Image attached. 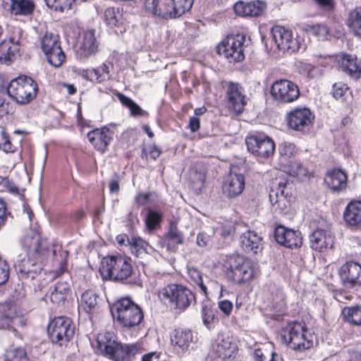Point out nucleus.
Returning <instances> with one entry per match:
<instances>
[{
	"mask_svg": "<svg viewBox=\"0 0 361 361\" xmlns=\"http://www.w3.org/2000/svg\"><path fill=\"white\" fill-rule=\"evenodd\" d=\"M99 271L104 279L141 286L139 277L133 270L131 259L128 257L118 255L104 257Z\"/></svg>",
	"mask_w": 361,
	"mask_h": 361,
	"instance_id": "f257e3e1",
	"label": "nucleus"
},
{
	"mask_svg": "<svg viewBox=\"0 0 361 361\" xmlns=\"http://www.w3.org/2000/svg\"><path fill=\"white\" fill-rule=\"evenodd\" d=\"M222 270L228 281L240 286L249 283L255 274L252 262L239 255L228 257Z\"/></svg>",
	"mask_w": 361,
	"mask_h": 361,
	"instance_id": "f03ea898",
	"label": "nucleus"
},
{
	"mask_svg": "<svg viewBox=\"0 0 361 361\" xmlns=\"http://www.w3.org/2000/svg\"><path fill=\"white\" fill-rule=\"evenodd\" d=\"M160 299L167 301L176 314L186 311L196 303V296L190 288L177 283H170L162 288L159 293Z\"/></svg>",
	"mask_w": 361,
	"mask_h": 361,
	"instance_id": "7ed1b4c3",
	"label": "nucleus"
},
{
	"mask_svg": "<svg viewBox=\"0 0 361 361\" xmlns=\"http://www.w3.org/2000/svg\"><path fill=\"white\" fill-rule=\"evenodd\" d=\"M193 0H145L147 11L164 19L176 18L192 8Z\"/></svg>",
	"mask_w": 361,
	"mask_h": 361,
	"instance_id": "20e7f679",
	"label": "nucleus"
},
{
	"mask_svg": "<svg viewBox=\"0 0 361 361\" xmlns=\"http://www.w3.org/2000/svg\"><path fill=\"white\" fill-rule=\"evenodd\" d=\"M114 319L124 327L133 328L144 318L142 309L129 298H121L111 308Z\"/></svg>",
	"mask_w": 361,
	"mask_h": 361,
	"instance_id": "39448f33",
	"label": "nucleus"
},
{
	"mask_svg": "<svg viewBox=\"0 0 361 361\" xmlns=\"http://www.w3.org/2000/svg\"><path fill=\"white\" fill-rule=\"evenodd\" d=\"M8 95L19 104H27L36 97L38 87L30 77L20 75L13 79L7 87Z\"/></svg>",
	"mask_w": 361,
	"mask_h": 361,
	"instance_id": "423d86ee",
	"label": "nucleus"
},
{
	"mask_svg": "<svg viewBox=\"0 0 361 361\" xmlns=\"http://www.w3.org/2000/svg\"><path fill=\"white\" fill-rule=\"evenodd\" d=\"M48 250H42V245L38 244L35 252H29L27 256L19 259L15 263V269L21 279H35L42 270V260Z\"/></svg>",
	"mask_w": 361,
	"mask_h": 361,
	"instance_id": "0eeeda50",
	"label": "nucleus"
},
{
	"mask_svg": "<svg viewBox=\"0 0 361 361\" xmlns=\"http://www.w3.org/2000/svg\"><path fill=\"white\" fill-rule=\"evenodd\" d=\"M72 320L64 316L56 317L49 322L47 333L51 342L59 346H66L74 335Z\"/></svg>",
	"mask_w": 361,
	"mask_h": 361,
	"instance_id": "6e6552de",
	"label": "nucleus"
},
{
	"mask_svg": "<svg viewBox=\"0 0 361 361\" xmlns=\"http://www.w3.org/2000/svg\"><path fill=\"white\" fill-rule=\"evenodd\" d=\"M305 332V327L301 324L290 323L283 329L281 338L291 349L302 351L312 345V342L307 338Z\"/></svg>",
	"mask_w": 361,
	"mask_h": 361,
	"instance_id": "1a4fd4ad",
	"label": "nucleus"
},
{
	"mask_svg": "<svg viewBox=\"0 0 361 361\" xmlns=\"http://www.w3.org/2000/svg\"><path fill=\"white\" fill-rule=\"evenodd\" d=\"M245 35L237 34L228 35L217 47V52L231 62L242 61L244 58Z\"/></svg>",
	"mask_w": 361,
	"mask_h": 361,
	"instance_id": "9d476101",
	"label": "nucleus"
},
{
	"mask_svg": "<svg viewBox=\"0 0 361 361\" xmlns=\"http://www.w3.org/2000/svg\"><path fill=\"white\" fill-rule=\"evenodd\" d=\"M41 47L51 66L58 68L63 64L66 55L61 47L58 35L46 32L41 39Z\"/></svg>",
	"mask_w": 361,
	"mask_h": 361,
	"instance_id": "9b49d317",
	"label": "nucleus"
},
{
	"mask_svg": "<svg viewBox=\"0 0 361 361\" xmlns=\"http://www.w3.org/2000/svg\"><path fill=\"white\" fill-rule=\"evenodd\" d=\"M245 144L249 152L258 158H268L275 150L274 140L264 133H255L245 138Z\"/></svg>",
	"mask_w": 361,
	"mask_h": 361,
	"instance_id": "f8f14e48",
	"label": "nucleus"
},
{
	"mask_svg": "<svg viewBox=\"0 0 361 361\" xmlns=\"http://www.w3.org/2000/svg\"><path fill=\"white\" fill-rule=\"evenodd\" d=\"M273 99L281 104H288L295 101L300 96L298 86L293 82L283 79L275 81L270 91Z\"/></svg>",
	"mask_w": 361,
	"mask_h": 361,
	"instance_id": "ddd939ff",
	"label": "nucleus"
},
{
	"mask_svg": "<svg viewBox=\"0 0 361 361\" xmlns=\"http://www.w3.org/2000/svg\"><path fill=\"white\" fill-rule=\"evenodd\" d=\"M314 116L308 108H296L287 114L288 126L293 130L302 133L310 130Z\"/></svg>",
	"mask_w": 361,
	"mask_h": 361,
	"instance_id": "4468645a",
	"label": "nucleus"
},
{
	"mask_svg": "<svg viewBox=\"0 0 361 361\" xmlns=\"http://www.w3.org/2000/svg\"><path fill=\"white\" fill-rule=\"evenodd\" d=\"M99 42L95 37V31L83 32L75 45V55L78 60L85 61L98 51Z\"/></svg>",
	"mask_w": 361,
	"mask_h": 361,
	"instance_id": "2eb2a0df",
	"label": "nucleus"
},
{
	"mask_svg": "<svg viewBox=\"0 0 361 361\" xmlns=\"http://www.w3.org/2000/svg\"><path fill=\"white\" fill-rule=\"evenodd\" d=\"M225 98L228 109L237 114H241L246 105L244 88L238 82H226Z\"/></svg>",
	"mask_w": 361,
	"mask_h": 361,
	"instance_id": "dca6fc26",
	"label": "nucleus"
},
{
	"mask_svg": "<svg viewBox=\"0 0 361 361\" xmlns=\"http://www.w3.org/2000/svg\"><path fill=\"white\" fill-rule=\"evenodd\" d=\"M287 180H281L273 183L269 192V200L275 209L283 212L290 206L291 195L288 188Z\"/></svg>",
	"mask_w": 361,
	"mask_h": 361,
	"instance_id": "f3484780",
	"label": "nucleus"
},
{
	"mask_svg": "<svg viewBox=\"0 0 361 361\" xmlns=\"http://www.w3.org/2000/svg\"><path fill=\"white\" fill-rule=\"evenodd\" d=\"M273 40L279 50L295 52L299 49V44L293 38L291 30L280 25L272 27L271 30Z\"/></svg>",
	"mask_w": 361,
	"mask_h": 361,
	"instance_id": "a211bd4d",
	"label": "nucleus"
},
{
	"mask_svg": "<svg viewBox=\"0 0 361 361\" xmlns=\"http://www.w3.org/2000/svg\"><path fill=\"white\" fill-rule=\"evenodd\" d=\"M342 284L347 288L361 286V265L355 262H346L338 271Z\"/></svg>",
	"mask_w": 361,
	"mask_h": 361,
	"instance_id": "6ab92c4d",
	"label": "nucleus"
},
{
	"mask_svg": "<svg viewBox=\"0 0 361 361\" xmlns=\"http://www.w3.org/2000/svg\"><path fill=\"white\" fill-rule=\"evenodd\" d=\"M195 337L192 331L188 329H176L171 335V343L176 353L181 357L189 350L195 342Z\"/></svg>",
	"mask_w": 361,
	"mask_h": 361,
	"instance_id": "aec40b11",
	"label": "nucleus"
},
{
	"mask_svg": "<svg viewBox=\"0 0 361 361\" xmlns=\"http://www.w3.org/2000/svg\"><path fill=\"white\" fill-rule=\"evenodd\" d=\"M274 238L281 245L293 249L300 247L302 244V238L299 231L278 226L274 230Z\"/></svg>",
	"mask_w": 361,
	"mask_h": 361,
	"instance_id": "412c9836",
	"label": "nucleus"
},
{
	"mask_svg": "<svg viewBox=\"0 0 361 361\" xmlns=\"http://www.w3.org/2000/svg\"><path fill=\"white\" fill-rule=\"evenodd\" d=\"M144 350L142 344L140 342L123 343L120 341L110 360L113 361H133L135 356L141 354Z\"/></svg>",
	"mask_w": 361,
	"mask_h": 361,
	"instance_id": "4be33fe9",
	"label": "nucleus"
},
{
	"mask_svg": "<svg viewBox=\"0 0 361 361\" xmlns=\"http://www.w3.org/2000/svg\"><path fill=\"white\" fill-rule=\"evenodd\" d=\"M245 177L242 173H230L222 185L224 195L228 198H235L243 192Z\"/></svg>",
	"mask_w": 361,
	"mask_h": 361,
	"instance_id": "5701e85b",
	"label": "nucleus"
},
{
	"mask_svg": "<svg viewBox=\"0 0 361 361\" xmlns=\"http://www.w3.org/2000/svg\"><path fill=\"white\" fill-rule=\"evenodd\" d=\"M346 226L351 231H361V201L350 202L343 214Z\"/></svg>",
	"mask_w": 361,
	"mask_h": 361,
	"instance_id": "b1692460",
	"label": "nucleus"
},
{
	"mask_svg": "<svg viewBox=\"0 0 361 361\" xmlns=\"http://www.w3.org/2000/svg\"><path fill=\"white\" fill-rule=\"evenodd\" d=\"M310 243L313 250L323 252L332 248L334 237L329 230L317 228L310 235Z\"/></svg>",
	"mask_w": 361,
	"mask_h": 361,
	"instance_id": "393cba45",
	"label": "nucleus"
},
{
	"mask_svg": "<svg viewBox=\"0 0 361 361\" xmlns=\"http://www.w3.org/2000/svg\"><path fill=\"white\" fill-rule=\"evenodd\" d=\"M113 134L109 128L104 126L89 132L87 133V138L95 149L101 152H104L113 139Z\"/></svg>",
	"mask_w": 361,
	"mask_h": 361,
	"instance_id": "a878e982",
	"label": "nucleus"
},
{
	"mask_svg": "<svg viewBox=\"0 0 361 361\" xmlns=\"http://www.w3.org/2000/svg\"><path fill=\"white\" fill-rule=\"evenodd\" d=\"M119 342L114 332L106 331L97 335V348L103 356L111 359Z\"/></svg>",
	"mask_w": 361,
	"mask_h": 361,
	"instance_id": "bb28decb",
	"label": "nucleus"
},
{
	"mask_svg": "<svg viewBox=\"0 0 361 361\" xmlns=\"http://www.w3.org/2000/svg\"><path fill=\"white\" fill-rule=\"evenodd\" d=\"M265 8L266 4L261 1H239L234 5L235 13L240 16L257 17L262 14Z\"/></svg>",
	"mask_w": 361,
	"mask_h": 361,
	"instance_id": "cd10ccee",
	"label": "nucleus"
},
{
	"mask_svg": "<svg viewBox=\"0 0 361 361\" xmlns=\"http://www.w3.org/2000/svg\"><path fill=\"white\" fill-rule=\"evenodd\" d=\"M324 183L334 192L343 191L347 186V175L341 169H334L326 174Z\"/></svg>",
	"mask_w": 361,
	"mask_h": 361,
	"instance_id": "c85d7f7f",
	"label": "nucleus"
},
{
	"mask_svg": "<svg viewBox=\"0 0 361 361\" xmlns=\"http://www.w3.org/2000/svg\"><path fill=\"white\" fill-rule=\"evenodd\" d=\"M102 299L92 290H87L82 293L80 297V307L89 314H94L99 312Z\"/></svg>",
	"mask_w": 361,
	"mask_h": 361,
	"instance_id": "c756f323",
	"label": "nucleus"
},
{
	"mask_svg": "<svg viewBox=\"0 0 361 361\" xmlns=\"http://www.w3.org/2000/svg\"><path fill=\"white\" fill-rule=\"evenodd\" d=\"M262 238L255 231H247L240 235V245L246 252L257 254L262 250Z\"/></svg>",
	"mask_w": 361,
	"mask_h": 361,
	"instance_id": "7c9ffc66",
	"label": "nucleus"
},
{
	"mask_svg": "<svg viewBox=\"0 0 361 361\" xmlns=\"http://www.w3.org/2000/svg\"><path fill=\"white\" fill-rule=\"evenodd\" d=\"M238 347L229 337L218 338L213 345V351L216 355L223 360L230 358L237 350Z\"/></svg>",
	"mask_w": 361,
	"mask_h": 361,
	"instance_id": "2f4dec72",
	"label": "nucleus"
},
{
	"mask_svg": "<svg viewBox=\"0 0 361 361\" xmlns=\"http://www.w3.org/2000/svg\"><path fill=\"white\" fill-rule=\"evenodd\" d=\"M104 20L111 27H122L126 22L123 7H109L104 13Z\"/></svg>",
	"mask_w": 361,
	"mask_h": 361,
	"instance_id": "473e14b6",
	"label": "nucleus"
},
{
	"mask_svg": "<svg viewBox=\"0 0 361 361\" xmlns=\"http://www.w3.org/2000/svg\"><path fill=\"white\" fill-rule=\"evenodd\" d=\"M342 71L354 79H357L361 75V68L357 64V58L351 55L343 54L338 59Z\"/></svg>",
	"mask_w": 361,
	"mask_h": 361,
	"instance_id": "72a5a7b5",
	"label": "nucleus"
},
{
	"mask_svg": "<svg viewBox=\"0 0 361 361\" xmlns=\"http://www.w3.org/2000/svg\"><path fill=\"white\" fill-rule=\"evenodd\" d=\"M269 291L268 300L271 307L276 312L283 311L286 306V295L283 289L273 284L269 286Z\"/></svg>",
	"mask_w": 361,
	"mask_h": 361,
	"instance_id": "f704fd0d",
	"label": "nucleus"
},
{
	"mask_svg": "<svg viewBox=\"0 0 361 361\" xmlns=\"http://www.w3.org/2000/svg\"><path fill=\"white\" fill-rule=\"evenodd\" d=\"M216 310L214 308L211 301L204 300L201 305V316L203 324L208 329L214 328V324L218 322L216 317Z\"/></svg>",
	"mask_w": 361,
	"mask_h": 361,
	"instance_id": "c9c22d12",
	"label": "nucleus"
},
{
	"mask_svg": "<svg viewBox=\"0 0 361 361\" xmlns=\"http://www.w3.org/2000/svg\"><path fill=\"white\" fill-rule=\"evenodd\" d=\"M70 290V284L63 279L59 280L51 290L50 300L53 303L64 302Z\"/></svg>",
	"mask_w": 361,
	"mask_h": 361,
	"instance_id": "e433bc0d",
	"label": "nucleus"
},
{
	"mask_svg": "<svg viewBox=\"0 0 361 361\" xmlns=\"http://www.w3.org/2000/svg\"><path fill=\"white\" fill-rule=\"evenodd\" d=\"M16 319L13 306L9 304H0V329H9Z\"/></svg>",
	"mask_w": 361,
	"mask_h": 361,
	"instance_id": "4c0bfd02",
	"label": "nucleus"
},
{
	"mask_svg": "<svg viewBox=\"0 0 361 361\" xmlns=\"http://www.w3.org/2000/svg\"><path fill=\"white\" fill-rule=\"evenodd\" d=\"M34 3L30 0H11V11L15 16H28L32 13Z\"/></svg>",
	"mask_w": 361,
	"mask_h": 361,
	"instance_id": "58836bf2",
	"label": "nucleus"
},
{
	"mask_svg": "<svg viewBox=\"0 0 361 361\" xmlns=\"http://www.w3.org/2000/svg\"><path fill=\"white\" fill-rule=\"evenodd\" d=\"M187 272L190 283H192L193 285L198 286L201 290V292L203 293V295L206 298H207L209 295V293L207 290V286L203 282V274L202 273V271L195 267L188 266Z\"/></svg>",
	"mask_w": 361,
	"mask_h": 361,
	"instance_id": "ea45409f",
	"label": "nucleus"
},
{
	"mask_svg": "<svg viewBox=\"0 0 361 361\" xmlns=\"http://www.w3.org/2000/svg\"><path fill=\"white\" fill-rule=\"evenodd\" d=\"M163 213L161 211L155 210L152 208H147L145 218L146 228L149 231L156 230L160 226L163 220Z\"/></svg>",
	"mask_w": 361,
	"mask_h": 361,
	"instance_id": "a19ab883",
	"label": "nucleus"
},
{
	"mask_svg": "<svg viewBox=\"0 0 361 361\" xmlns=\"http://www.w3.org/2000/svg\"><path fill=\"white\" fill-rule=\"evenodd\" d=\"M342 316L345 322L354 326H361V305L344 307Z\"/></svg>",
	"mask_w": 361,
	"mask_h": 361,
	"instance_id": "79ce46f5",
	"label": "nucleus"
},
{
	"mask_svg": "<svg viewBox=\"0 0 361 361\" xmlns=\"http://www.w3.org/2000/svg\"><path fill=\"white\" fill-rule=\"evenodd\" d=\"M118 98L122 105L129 109L131 116L136 117L147 116L148 114L142 109L141 107L130 97L121 93H118Z\"/></svg>",
	"mask_w": 361,
	"mask_h": 361,
	"instance_id": "37998d69",
	"label": "nucleus"
},
{
	"mask_svg": "<svg viewBox=\"0 0 361 361\" xmlns=\"http://www.w3.org/2000/svg\"><path fill=\"white\" fill-rule=\"evenodd\" d=\"M14 45L11 41H3L0 43V63L9 64L15 58Z\"/></svg>",
	"mask_w": 361,
	"mask_h": 361,
	"instance_id": "c03bdc74",
	"label": "nucleus"
},
{
	"mask_svg": "<svg viewBox=\"0 0 361 361\" xmlns=\"http://www.w3.org/2000/svg\"><path fill=\"white\" fill-rule=\"evenodd\" d=\"M348 25L356 35L361 36V6L349 13Z\"/></svg>",
	"mask_w": 361,
	"mask_h": 361,
	"instance_id": "a18cd8bd",
	"label": "nucleus"
},
{
	"mask_svg": "<svg viewBox=\"0 0 361 361\" xmlns=\"http://www.w3.org/2000/svg\"><path fill=\"white\" fill-rule=\"evenodd\" d=\"M305 30L319 40L329 39L331 36L329 27L324 24L306 25Z\"/></svg>",
	"mask_w": 361,
	"mask_h": 361,
	"instance_id": "49530a36",
	"label": "nucleus"
},
{
	"mask_svg": "<svg viewBox=\"0 0 361 361\" xmlns=\"http://www.w3.org/2000/svg\"><path fill=\"white\" fill-rule=\"evenodd\" d=\"M129 245L131 253L137 257L142 254L146 253L149 246L147 242L140 237H132Z\"/></svg>",
	"mask_w": 361,
	"mask_h": 361,
	"instance_id": "de8ad7c7",
	"label": "nucleus"
},
{
	"mask_svg": "<svg viewBox=\"0 0 361 361\" xmlns=\"http://www.w3.org/2000/svg\"><path fill=\"white\" fill-rule=\"evenodd\" d=\"M167 245L176 246L183 243L182 233L178 229L176 225H171L169 232L166 234Z\"/></svg>",
	"mask_w": 361,
	"mask_h": 361,
	"instance_id": "09e8293b",
	"label": "nucleus"
},
{
	"mask_svg": "<svg viewBox=\"0 0 361 361\" xmlns=\"http://www.w3.org/2000/svg\"><path fill=\"white\" fill-rule=\"evenodd\" d=\"M4 361H29L26 351L22 348L7 350L4 355Z\"/></svg>",
	"mask_w": 361,
	"mask_h": 361,
	"instance_id": "8fccbe9b",
	"label": "nucleus"
},
{
	"mask_svg": "<svg viewBox=\"0 0 361 361\" xmlns=\"http://www.w3.org/2000/svg\"><path fill=\"white\" fill-rule=\"evenodd\" d=\"M75 0H51L46 4L55 11L63 12L71 8Z\"/></svg>",
	"mask_w": 361,
	"mask_h": 361,
	"instance_id": "3c124183",
	"label": "nucleus"
},
{
	"mask_svg": "<svg viewBox=\"0 0 361 361\" xmlns=\"http://www.w3.org/2000/svg\"><path fill=\"white\" fill-rule=\"evenodd\" d=\"M289 174L299 179H303L308 177L309 172L300 163L295 161L290 164Z\"/></svg>",
	"mask_w": 361,
	"mask_h": 361,
	"instance_id": "603ef678",
	"label": "nucleus"
},
{
	"mask_svg": "<svg viewBox=\"0 0 361 361\" xmlns=\"http://www.w3.org/2000/svg\"><path fill=\"white\" fill-rule=\"evenodd\" d=\"M1 135L2 142L0 143V149L6 153H13L16 152V147L11 143L9 135L6 133V131L2 130Z\"/></svg>",
	"mask_w": 361,
	"mask_h": 361,
	"instance_id": "864d4df0",
	"label": "nucleus"
},
{
	"mask_svg": "<svg viewBox=\"0 0 361 361\" xmlns=\"http://www.w3.org/2000/svg\"><path fill=\"white\" fill-rule=\"evenodd\" d=\"M279 151L281 157L288 159L295 153V146L292 143L284 142L279 146Z\"/></svg>",
	"mask_w": 361,
	"mask_h": 361,
	"instance_id": "5fc2aeb1",
	"label": "nucleus"
},
{
	"mask_svg": "<svg viewBox=\"0 0 361 361\" xmlns=\"http://www.w3.org/2000/svg\"><path fill=\"white\" fill-rule=\"evenodd\" d=\"M10 276V266L0 257V286L5 284Z\"/></svg>",
	"mask_w": 361,
	"mask_h": 361,
	"instance_id": "6e6d98bb",
	"label": "nucleus"
},
{
	"mask_svg": "<svg viewBox=\"0 0 361 361\" xmlns=\"http://www.w3.org/2000/svg\"><path fill=\"white\" fill-rule=\"evenodd\" d=\"M94 71L96 74V82L100 83L106 79L109 78V66L105 63H103L97 68H94Z\"/></svg>",
	"mask_w": 361,
	"mask_h": 361,
	"instance_id": "4d7b16f0",
	"label": "nucleus"
},
{
	"mask_svg": "<svg viewBox=\"0 0 361 361\" xmlns=\"http://www.w3.org/2000/svg\"><path fill=\"white\" fill-rule=\"evenodd\" d=\"M348 90V86L341 82H336L332 86V95L336 99L341 98Z\"/></svg>",
	"mask_w": 361,
	"mask_h": 361,
	"instance_id": "13d9d810",
	"label": "nucleus"
},
{
	"mask_svg": "<svg viewBox=\"0 0 361 361\" xmlns=\"http://www.w3.org/2000/svg\"><path fill=\"white\" fill-rule=\"evenodd\" d=\"M155 192H140L135 197V202L137 207L147 205Z\"/></svg>",
	"mask_w": 361,
	"mask_h": 361,
	"instance_id": "bf43d9fd",
	"label": "nucleus"
},
{
	"mask_svg": "<svg viewBox=\"0 0 361 361\" xmlns=\"http://www.w3.org/2000/svg\"><path fill=\"white\" fill-rule=\"evenodd\" d=\"M218 307L219 310L226 315L229 316L233 310V303L228 300H224L218 302Z\"/></svg>",
	"mask_w": 361,
	"mask_h": 361,
	"instance_id": "052dcab7",
	"label": "nucleus"
},
{
	"mask_svg": "<svg viewBox=\"0 0 361 361\" xmlns=\"http://www.w3.org/2000/svg\"><path fill=\"white\" fill-rule=\"evenodd\" d=\"M197 179H192V186L196 191H200L204 185L205 177L202 174H196Z\"/></svg>",
	"mask_w": 361,
	"mask_h": 361,
	"instance_id": "680f3d73",
	"label": "nucleus"
},
{
	"mask_svg": "<svg viewBox=\"0 0 361 361\" xmlns=\"http://www.w3.org/2000/svg\"><path fill=\"white\" fill-rule=\"evenodd\" d=\"M109 191L111 193H117L119 191V177L116 173H114L112 178L109 183Z\"/></svg>",
	"mask_w": 361,
	"mask_h": 361,
	"instance_id": "e2e57ef3",
	"label": "nucleus"
},
{
	"mask_svg": "<svg viewBox=\"0 0 361 361\" xmlns=\"http://www.w3.org/2000/svg\"><path fill=\"white\" fill-rule=\"evenodd\" d=\"M318 6L327 11H332L335 6L334 0H314Z\"/></svg>",
	"mask_w": 361,
	"mask_h": 361,
	"instance_id": "0e129e2a",
	"label": "nucleus"
},
{
	"mask_svg": "<svg viewBox=\"0 0 361 361\" xmlns=\"http://www.w3.org/2000/svg\"><path fill=\"white\" fill-rule=\"evenodd\" d=\"M235 233V227L231 224H227L221 226V235L224 238L232 236Z\"/></svg>",
	"mask_w": 361,
	"mask_h": 361,
	"instance_id": "69168bd1",
	"label": "nucleus"
},
{
	"mask_svg": "<svg viewBox=\"0 0 361 361\" xmlns=\"http://www.w3.org/2000/svg\"><path fill=\"white\" fill-rule=\"evenodd\" d=\"M80 75L84 78L85 79L92 81V82H96L95 78V71L94 69H82L80 73Z\"/></svg>",
	"mask_w": 361,
	"mask_h": 361,
	"instance_id": "338daca9",
	"label": "nucleus"
},
{
	"mask_svg": "<svg viewBox=\"0 0 361 361\" xmlns=\"http://www.w3.org/2000/svg\"><path fill=\"white\" fill-rule=\"evenodd\" d=\"M188 127L191 132L195 133L197 131L200 127V118L197 116H192L190 118Z\"/></svg>",
	"mask_w": 361,
	"mask_h": 361,
	"instance_id": "774afa93",
	"label": "nucleus"
}]
</instances>
